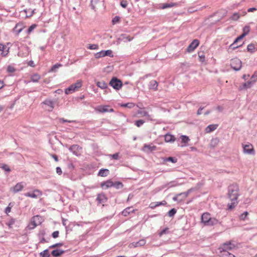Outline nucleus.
<instances>
[{
  "instance_id": "obj_33",
  "label": "nucleus",
  "mask_w": 257,
  "mask_h": 257,
  "mask_svg": "<svg viewBox=\"0 0 257 257\" xmlns=\"http://www.w3.org/2000/svg\"><path fill=\"white\" fill-rule=\"evenodd\" d=\"M252 84V81H248L247 82L244 83L242 86H240V89H246L250 88Z\"/></svg>"
},
{
  "instance_id": "obj_61",
  "label": "nucleus",
  "mask_w": 257,
  "mask_h": 257,
  "mask_svg": "<svg viewBox=\"0 0 257 257\" xmlns=\"http://www.w3.org/2000/svg\"><path fill=\"white\" fill-rule=\"evenodd\" d=\"M138 113L144 116H148L149 115L148 112L146 111H139Z\"/></svg>"
},
{
  "instance_id": "obj_50",
  "label": "nucleus",
  "mask_w": 257,
  "mask_h": 257,
  "mask_svg": "<svg viewBox=\"0 0 257 257\" xmlns=\"http://www.w3.org/2000/svg\"><path fill=\"white\" fill-rule=\"evenodd\" d=\"M37 27V25L36 24H33L31 26L29 27L27 31V33L28 34H30Z\"/></svg>"
},
{
  "instance_id": "obj_44",
  "label": "nucleus",
  "mask_w": 257,
  "mask_h": 257,
  "mask_svg": "<svg viewBox=\"0 0 257 257\" xmlns=\"http://www.w3.org/2000/svg\"><path fill=\"white\" fill-rule=\"evenodd\" d=\"M164 161L171 162L173 163H176L177 162V159L176 157H169L166 158Z\"/></svg>"
},
{
  "instance_id": "obj_23",
  "label": "nucleus",
  "mask_w": 257,
  "mask_h": 257,
  "mask_svg": "<svg viewBox=\"0 0 257 257\" xmlns=\"http://www.w3.org/2000/svg\"><path fill=\"white\" fill-rule=\"evenodd\" d=\"M250 31V27L248 26H245L243 28V33L242 34L239 36V38H244L246 35H247Z\"/></svg>"
},
{
  "instance_id": "obj_2",
  "label": "nucleus",
  "mask_w": 257,
  "mask_h": 257,
  "mask_svg": "<svg viewBox=\"0 0 257 257\" xmlns=\"http://www.w3.org/2000/svg\"><path fill=\"white\" fill-rule=\"evenodd\" d=\"M235 247V245L234 244L232 243L230 241H227L221 244L219 247L220 252L219 255H220L222 252H229V250H231Z\"/></svg>"
},
{
  "instance_id": "obj_25",
  "label": "nucleus",
  "mask_w": 257,
  "mask_h": 257,
  "mask_svg": "<svg viewBox=\"0 0 257 257\" xmlns=\"http://www.w3.org/2000/svg\"><path fill=\"white\" fill-rule=\"evenodd\" d=\"M180 138L181 139L182 143H184V145H182V147L186 146L187 144L188 143V142L190 141V139L189 137L185 135H182L180 137Z\"/></svg>"
},
{
  "instance_id": "obj_41",
  "label": "nucleus",
  "mask_w": 257,
  "mask_h": 257,
  "mask_svg": "<svg viewBox=\"0 0 257 257\" xmlns=\"http://www.w3.org/2000/svg\"><path fill=\"white\" fill-rule=\"evenodd\" d=\"M40 255L42 257H49L50 254L48 249H45L44 251L40 253Z\"/></svg>"
},
{
  "instance_id": "obj_15",
  "label": "nucleus",
  "mask_w": 257,
  "mask_h": 257,
  "mask_svg": "<svg viewBox=\"0 0 257 257\" xmlns=\"http://www.w3.org/2000/svg\"><path fill=\"white\" fill-rule=\"evenodd\" d=\"M23 28L24 26L23 24L18 23L13 29V31L16 33L17 35H19L22 32Z\"/></svg>"
},
{
  "instance_id": "obj_64",
  "label": "nucleus",
  "mask_w": 257,
  "mask_h": 257,
  "mask_svg": "<svg viewBox=\"0 0 257 257\" xmlns=\"http://www.w3.org/2000/svg\"><path fill=\"white\" fill-rule=\"evenodd\" d=\"M167 185L169 186V187H175L177 185L175 181L170 182Z\"/></svg>"
},
{
  "instance_id": "obj_34",
  "label": "nucleus",
  "mask_w": 257,
  "mask_h": 257,
  "mask_svg": "<svg viewBox=\"0 0 257 257\" xmlns=\"http://www.w3.org/2000/svg\"><path fill=\"white\" fill-rule=\"evenodd\" d=\"M112 187H114L116 189H121L123 187V185L122 182L119 181L115 182V183H113V185Z\"/></svg>"
},
{
  "instance_id": "obj_14",
  "label": "nucleus",
  "mask_w": 257,
  "mask_h": 257,
  "mask_svg": "<svg viewBox=\"0 0 257 257\" xmlns=\"http://www.w3.org/2000/svg\"><path fill=\"white\" fill-rule=\"evenodd\" d=\"M211 218L210 214L208 213H204L201 216V222L204 224L207 223V221Z\"/></svg>"
},
{
  "instance_id": "obj_47",
  "label": "nucleus",
  "mask_w": 257,
  "mask_h": 257,
  "mask_svg": "<svg viewBox=\"0 0 257 257\" xmlns=\"http://www.w3.org/2000/svg\"><path fill=\"white\" fill-rule=\"evenodd\" d=\"M190 64L187 62L182 63L181 64V67L183 69H185L186 70H187V69H188L190 67Z\"/></svg>"
},
{
  "instance_id": "obj_3",
  "label": "nucleus",
  "mask_w": 257,
  "mask_h": 257,
  "mask_svg": "<svg viewBox=\"0 0 257 257\" xmlns=\"http://www.w3.org/2000/svg\"><path fill=\"white\" fill-rule=\"evenodd\" d=\"M109 84L116 90H118L122 86V81L116 77H113L109 81Z\"/></svg>"
},
{
  "instance_id": "obj_18",
  "label": "nucleus",
  "mask_w": 257,
  "mask_h": 257,
  "mask_svg": "<svg viewBox=\"0 0 257 257\" xmlns=\"http://www.w3.org/2000/svg\"><path fill=\"white\" fill-rule=\"evenodd\" d=\"M146 240L144 239H142L137 242H134L132 243L130 245L134 246V247H136L138 246H143L146 244Z\"/></svg>"
},
{
  "instance_id": "obj_43",
  "label": "nucleus",
  "mask_w": 257,
  "mask_h": 257,
  "mask_svg": "<svg viewBox=\"0 0 257 257\" xmlns=\"http://www.w3.org/2000/svg\"><path fill=\"white\" fill-rule=\"evenodd\" d=\"M177 212V210L175 208H172L168 212V215L170 217H173Z\"/></svg>"
},
{
  "instance_id": "obj_28",
  "label": "nucleus",
  "mask_w": 257,
  "mask_h": 257,
  "mask_svg": "<svg viewBox=\"0 0 257 257\" xmlns=\"http://www.w3.org/2000/svg\"><path fill=\"white\" fill-rule=\"evenodd\" d=\"M96 85L102 89L107 88V84L104 81H98L96 83Z\"/></svg>"
},
{
  "instance_id": "obj_37",
  "label": "nucleus",
  "mask_w": 257,
  "mask_h": 257,
  "mask_svg": "<svg viewBox=\"0 0 257 257\" xmlns=\"http://www.w3.org/2000/svg\"><path fill=\"white\" fill-rule=\"evenodd\" d=\"M108 107L109 106L107 105L100 106L98 109V111L102 113L108 112Z\"/></svg>"
},
{
  "instance_id": "obj_36",
  "label": "nucleus",
  "mask_w": 257,
  "mask_h": 257,
  "mask_svg": "<svg viewBox=\"0 0 257 257\" xmlns=\"http://www.w3.org/2000/svg\"><path fill=\"white\" fill-rule=\"evenodd\" d=\"M120 106L123 107H127L129 108H132L135 106V103L133 102H128L126 103H122L120 104Z\"/></svg>"
},
{
  "instance_id": "obj_49",
  "label": "nucleus",
  "mask_w": 257,
  "mask_h": 257,
  "mask_svg": "<svg viewBox=\"0 0 257 257\" xmlns=\"http://www.w3.org/2000/svg\"><path fill=\"white\" fill-rule=\"evenodd\" d=\"M99 46L97 44H89L87 48L90 50H97Z\"/></svg>"
},
{
  "instance_id": "obj_59",
  "label": "nucleus",
  "mask_w": 257,
  "mask_h": 257,
  "mask_svg": "<svg viewBox=\"0 0 257 257\" xmlns=\"http://www.w3.org/2000/svg\"><path fill=\"white\" fill-rule=\"evenodd\" d=\"M3 170H4L5 171L8 172H11V169L10 168V167L6 164H4L3 165V166H2L1 167Z\"/></svg>"
},
{
  "instance_id": "obj_30",
  "label": "nucleus",
  "mask_w": 257,
  "mask_h": 257,
  "mask_svg": "<svg viewBox=\"0 0 257 257\" xmlns=\"http://www.w3.org/2000/svg\"><path fill=\"white\" fill-rule=\"evenodd\" d=\"M218 124H210L206 128L207 133H210L217 128Z\"/></svg>"
},
{
  "instance_id": "obj_48",
  "label": "nucleus",
  "mask_w": 257,
  "mask_h": 257,
  "mask_svg": "<svg viewBox=\"0 0 257 257\" xmlns=\"http://www.w3.org/2000/svg\"><path fill=\"white\" fill-rule=\"evenodd\" d=\"M145 123V121L143 119H139L135 121V124L138 127H140Z\"/></svg>"
},
{
  "instance_id": "obj_55",
  "label": "nucleus",
  "mask_w": 257,
  "mask_h": 257,
  "mask_svg": "<svg viewBox=\"0 0 257 257\" xmlns=\"http://www.w3.org/2000/svg\"><path fill=\"white\" fill-rule=\"evenodd\" d=\"M63 242H59V243H55V244H54L51 246H49V248H56L57 247H60V246H62L63 245Z\"/></svg>"
},
{
  "instance_id": "obj_7",
  "label": "nucleus",
  "mask_w": 257,
  "mask_h": 257,
  "mask_svg": "<svg viewBox=\"0 0 257 257\" xmlns=\"http://www.w3.org/2000/svg\"><path fill=\"white\" fill-rule=\"evenodd\" d=\"M199 41L197 39L194 40L188 46L187 48L188 52H191L193 51L199 45Z\"/></svg>"
},
{
  "instance_id": "obj_54",
  "label": "nucleus",
  "mask_w": 257,
  "mask_h": 257,
  "mask_svg": "<svg viewBox=\"0 0 257 257\" xmlns=\"http://www.w3.org/2000/svg\"><path fill=\"white\" fill-rule=\"evenodd\" d=\"M248 212H247V211L244 212L243 213H242L240 215V216H239L240 219L242 220H244L246 219V218L247 216L248 215Z\"/></svg>"
},
{
  "instance_id": "obj_19",
  "label": "nucleus",
  "mask_w": 257,
  "mask_h": 257,
  "mask_svg": "<svg viewBox=\"0 0 257 257\" xmlns=\"http://www.w3.org/2000/svg\"><path fill=\"white\" fill-rule=\"evenodd\" d=\"M176 140L174 136L172 135L169 133L167 134L165 136V141L167 143L174 142Z\"/></svg>"
},
{
  "instance_id": "obj_6",
  "label": "nucleus",
  "mask_w": 257,
  "mask_h": 257,
  "mask_svg": "<svg viewBox=\"0 0 257 257\" xmlns=\"http://www.w3.org/2000/svg\"><path fill=\"white\" fill-rule=\"evenodd\" d=\"M243 150L245 154L253 155L254 150L252 145L251 144L243 145Z\"/></svg>"
},
{
  "instance_id": "obj_5",
  "label": "nucleus",
  "mask_w": 257,
  "mask_h": 257,
  "mask_svg": "<svg viewBox=\"0 0 257 257\" xmlns=\"http://www.w3.org/2000/svg\"><path fill=\"white\" fill-rule=\"evenodd\" d=\"M231 67L235 71L239 70L241 68V61L238 58H234L231 60Z\"/></svg>"
},
{
  "instance_id": "obj_4",
  "label": "nucleus",
  "mask_w": 257,
  "mask_h": 257,
  "mask_svg": "<svg viewBox=\"0 0 257 257\" xmlns=\"http://www.w3.org/2000/svg\"><path fill=\"white\" fill-rule=\"evenodd\" d=\"M95 58L96 59H99L101 57H103L105 56H109L110 57H113V55L112 54V51L111 50H102L99 52H97L94 54Z\"/></svg>"
},
{
  "instance_id": "obj_38",
  "label": "nucleus",
  "mask_w": 257,
  "mask_h": 257,
  "mask_svg": "<svg viewBox=\"0 0 257 257\" xmlns=\"http://www.w3.org/2000/svg\"><path fill=\"white\" fill-rule=\"evenodd\" d=\"M255 49V47L254 45L252 43L249 44L247 47V51L251 53L254 52Z\"/></svg>"
},
{
  "instance_id": "obj_32",
  "label": "nucleus",
  "mask_w": 257,
  "mask_h": 257,
  "mask_svg": "<svg viewBox=\"0 0 257 257\" xmlns=\"http://www.w3.org/2000/svg\"><path fill=\"white\" fill-rule=\"evenodd\" d=\"M132 207H128L124 209L122 212L121 214L124 216H127L131 212H134V210H131Z\"/></svg>"
},
{
  "instance_id": "obj_1",
  "label": "nucleus",
  "mask_w": 257,
  "mask_h": 257,
  "mask_svg": "<svg viewBox=\"0 0 257 257\" xmlns=\"http://www.w3.org/2000/svg\"><path fill=\"white\" fill-rule=\"evenodd\" d=\"M239 187L236 184H232L228 187V197L231 203L228 204V209H233L238 204L237 199L239 196Z\"/></svg>"
},
{
  "instance_id": "obj_16",
  "label": "nucleus",
  "mask_w": 257,
  "mask_h": 257,
  "mask_svg": "<svg viewBox=\"0 0 257 257\" xmlns=\"http://www.w3.org/2000/svg\"><path fill=\"white\" fill-rule=\"evenodd\" d=\"M65 252V250L56 249L51 251V254L54 257H59L64 253Z\"/></svg>"
},
{
  "instance_id": "obj_53",
  "label": "nucleus",
  "mask_w": 257,
  "mask_h": 257,
  "mask_svg": "<svg viewBox=\"0 0 257 257\" xmlns=\"http://www.w3.org/2000/svg\"><path fill=\"white\" fill-rule=\"evenodd\" d=\"M120 18L119 16L114 17L112 20V23L113 25H114L117 23L120 22Z\"/></svg>"
},
{
  "instance_id": "obj_56",
  "label": "nucleus",
  "mask_w": 257,
  "mask_h": 257,
  "mask_svg": "<svg viewBox=\"0 0 257 257\" xmlns=\"http://www.w3.org/2000/svg\"><path fill=\"white\" fill-rule=\"evenodd\" d=\"M46 234L45 230L43 229L39 230L38 236L39 238L41 237H44Z\"/></svg>"
},
{
  "instance_id": "obj_51",
  "label": "nucleus",
  "mask_w": 257,
  "mask_h": 257,
  "mask_svg": "<svg viewBox=\"0 0 257 257\" xmlns=\"http://www.w3.org/2000/svg\"><path fill=\"white\" fill-rule=\"evenodd\" d=\"M174 5L173 3L163 4L161 8H162V9H165L168 8H171V7H173Z\"/></svg>"
},
{
  "instance_id": "obj_10",
  "label": "nucleus",
  "mask_w": 257,
  "mask_h": 257,
  "mask_svg": "<svg viewBox=\"0 0 257 257\" xmlns=\"http://www.w3.org/2000/svg\"><path fill=\"white\" fill-rule=\"evenodd\" d=\"M96 200L98 204H102L106 202L107 198L104 193H101L97 195Z\"/></svg>"
},
{
  "instance_id": "obj_12",
  "label": "nucleus",
  "mask_w": 257,
  "mask_h": 257,
  "mask_svg": "<svg viewBox=\"0 0 257 257\" xmlns=\"http://www.w3.org/2000/svg\"><path fill=\"white\" fill-rule=\"evenodd\" d=\"M113 182L111 180H108L101 183L100 187L103 189H107L112 187Z\"/></svg>"
},
{
  "instance_id": "obj_63",
  "label": "nucleus",
  "mask_w": 257,
  "mask_h": 257,
  "mask_svg": "<svg viewBox=\"0 0 257 257\" xmlns=\"http://www.w3.org/2000/svg\"><path fill=\"white\" fill-rule=\"evenodd\" d=\"M110 156L114 160H118V153H115L113 155H110Z\"/></svg>"
},
{
  "instance_id": "obj_60",
  "label": "nucleus",
  "mask_w": 257,
  "mask_h": 257,
  "mask_svg": "<svg viewBox=\"0 0 257 257\" xmlns=\"http://www.w3.org/2000/svg\"><path fill=\"white\" fill-rule=\"evenodd\" d=\"M120 5L123 8H126L127 6V2L126 1H122L120 2Z\"/></svg>"
},
{
  "instance_id": "obj_40",
  "label": "nucleus",
  "mask_w": 257,
  "mask_h": 257,
  "mask_svg": "<svg viewBox=\"0 0 257 257\" xmlns=\"http://www.w3.org/2000/svg\"><path fill=\"white\" fill-rule=\"evenodd\" d=\"M99 0H91L90 3L91 8L95 11L96 5L98 4Z\"/></svg>"
},
{
  "instance_id": "obj_58",
  "label": "nucleus",
  "mask_w": 257,
  "mask_h": 257,
  "mask_svg": "<svg viewBox=\"0 0 257 257\" xmlns=\"http://www.w3.org/2000/svg\"><path fill=\"white\" fill-rule=\"evenodd\" d=\"M15 220L14 219H11L8 222L6 223V224L9 226L10 228L12 227V225L15 223Z\"/></svg>"
},
{
  "instance_id": "obj_31",
  "label": "nucleus",
  "mask_w": 257,
  "mask_h": 257,
  "mask_svg": "<svg viewBox=\"0 0 257 257\" xmlns=\"http://www.w3.org/2000/svg\"><path fill=\"white\" fill-rule=\"evenodd\" d=\"M79 146L77 145H72L69 149V150L73 152L74 154H77V152L78 150Z\"/></svg>"
},
{
  "instance_id": "obj_52",
  "label": "nucleus",
  "mask_w": 257,
  "mask_h": 257,
  "mask_svg": "<svg viewBox=\"0 0 257 257\" xmlns=\"http://www.w3.org/2000/svg\"><path fill=\"white\" fill-rule=\"evenodd\" d=\"M256 80H257V71H255L251 77L250 81H252V84H253Z\"/></svg>"
},
{
  "instance_id": "obj_29",
  "label": "nucleus",
  "mask_w": 257,
  "mask_h": 257,
  "mask_svg": "<svg viewBox=\"0 0 257 257\" xmlns=\"http://www.w3.org/2000/svg\"><path fill=\"white\" fill-rule=\"evenodd\" d=\"M76 90H77L76 89L74 88V86L72 84L65 90V93L66 94H69L75 92Z\"/></svg>"
},
{
  "instance_id": "obj_35",
  "label": "nucleus",
  "mask_w": 257,
  "mask_h": 257,
  "mask_svg": "<svg viewBox=\"0 0 257 257\" xmlns=\"http://www.w3.org/2000/svg\"><path fill=\"white\" fill-rule=\"evenodd\" d=\"M40 78L41 77L39 75L35 74L31 76V80L33 82H37L39 81Z\"/></svg>"
},
{
  "instance_id": "obj_42",
  "label": "nucleus",
  "mask_w": 257,
  "mask_h": 257,
  "mask_svg": "<svg viewBox=\"0 0 257 257\" xmlns=\"http://www.w3.org/2000/svg\"><path fill=\"white\" fill-rule=\"evenodd\" d=\"M240 15L238 13H234L230 17V19L233 21H237L240 18Z\"/></svg>"
},
{
  "instance_id": "obj_17",
  "label": "nucleus",
  "mask_w": 257,
  "mask_h": 257,
  "mask_svg": "<svg viewBox=\"0 0 257 257\" xmlns=\"http://www.w3.org/2000/svg\"><path fill=\"white\" fill-rule=\"evenodd\" d=\"M156 150V147L150 145L145 144L143 147V151L145 152H151Z\"/></svg>"
},
{
  "instance_id": "obj_57",
  "label": "nucleus",
  "mask_w": 257,
  "mask_h": 257,
  "mask_svg": "<svg viewBox=\"0 0 257 257\" xmlns=\"http://www.w3.org/2000/svg\"><path fill=\"white\" fill-rule=\"evenodd\" d=\"M16 71V69L11 66V65H9L7 67V72H9V73H13L15 71Z\"/></svg>"
},
{
  "instance_id": "obj_11",
  "label": "nucleus",
  "mask_w": 257,
  "mask_h": 257,
  "mask_svg": "<svg viewBox=\"0 0 257 257\" xmlns=\"http://www.w3.org/2000/svg\"><path fill=\"white\" fill-rule=\"evenodd\" d=\"M24 186L23 182L18 183L11 190L15 193L19 192L23 190Z\"/></svg>"
},
{
  "instance_id": "obj_46",
  "label": "nucleus",
  "mask_w": 257,
  "mask_h": 257,
  "mask_svg": "<svg viewBox=\"0 0 257 257\" xmlns=\"http://www.w3.org/2000/svg\"><path fill=\"white\" fill-rule=\"evenodd\" d=\"M74 88H75L76 90L80 88L82 86V81L81 80H78L75 83L72 84Z\"/></svg>"
},
{
  "instance_id": "obj_39",
  "label": "nucleus",
  "mask_w": 257,
  "mask_h": 257,
  "mask_svg": "<svg viewBox=\"0 0 257 257\" xmlns=\"http://www.w3.org/2000/svg\"><path fill=\"white\" fill-rule=\"evenodd\" d=\"M62 66V64H59V63H57L55 65H54L53 66H52V67L51 68V69L50 70V72H55L56 71V69L59 68V67H61Z\"/></svg>"
},
{
  "instance_id": "obj_62",
  "label": "nucleus",
  "mask_w": 257,
  "mask_h": 257,
  "mask_svg": "<svg viewBox=\"0 0 257 257\" xmlns=\"http://www.w3.org/2000/svg\"><path fill=\"white\" fill-rule=\"evenodd\" d=\"M59 231H55L54 232H53L52 234V236L54 238H56L57 237H58L59 236Z\"/></svg>"
},
{
  "instance_id": "obj_27",
  "label": "nucleus",
  "mask_w": 257,
  "mask_h": 257,
  "mask_svg": "<svg viewBox=\"0 0 257 257\" xmlns=\"http://www.w3.org/2000/svg\"><path fill=\"white\" fill-rule=\"evenodd\" d=\"M43 103L45 105L50 106V109L49 110V111H52L54 108V103L53 101L50 100H45Z\"/></svg>"
},
{
  "instance_id": "obj_45",
  "label": "nucleus",
  "mask_w": 257,
  "mask_h": 257,
  "mask_svg": "<svg viewBox=\"0 0 257 257\" xmlns=\"http://www.w3.org/2000/svg\"><path fill=\"white\" fill-rule=\"evenodd\" d=\"M169 229L168 227H166L163 229L159 233V236H162L163 234L169 233Z\"/></svg>"
},
{
  "instance_id": "obj_20",
  "label": "nucleus",
  "mask_w": 257,
  "mask_h": 257,
  "mask_svg": "<svg viewBox=\"0 0 257 257\" xmlns=\"http://www.w3.org/2000/svg\"><path fill=\"white\" fill-rule=\"evenodd\" d=\"M194 190L193 188H190L187 190L186 192H182L177 194V196H181L182 197V198L180 200V201H182L183 199L186 198L189 194L192 192Z\"/></svg>"
},
{
  "instance_id": "obj_9",
  "label": "nucleus",
  "mask_w": 257,
  "mask_h": 257,
  "mask_svg": "<svg viewBox=\"0 0 257 257\" xmlns=\"http://www.w3.org/2000/svg\"><path fill=\"white\" fill-rule=\"evenodd\" d=\"M42 194V192L40 190L36 189L34 191L33 193L28 192L26 193L25 195L27 197L36 198L38 196H41Z\"/></svg>"
},
{
  "instance_id": "obj_22",
  "label": "nucleus",
  "mask_w": 257,
  "mask_h": 257,
  "mask_svg": "<svg viewBox=\"0 0 257 257\" xmlns=\"http://www.w3.org/2000/svg\"><path fill=\"white\" fill-rule=\"evenodd\" d=\"M109 173V171L107 169H100L98 173V176L101 177H106Z\"/></svg>"
},
{
  "instance_id": "obj_21",
  "label": "nucleus",
  "mask_w": 257,
  "mask_h": 257,
  "mask_svg": "<svg viewBox=\"0 0 257 257\" xmlns=\"http://www.w3.org/2000/svg\"><path fill=\"white\" fill-rule=\"evenodd\" d=\"M158 85V84L157 81L153 80L150 82L149 84V88L150 89L156 91L157 90Z\"/></svg>"
},
{
  "instance_id": "obj_13",
  "label": "nucleus",
  "mask_w": 257,
  "mask_h": 257,
  "mask_svg": "<svg viewBox=\"0 0 257 257\" xmlns=\"http://www.w3.org/2000/svg\"><path fill=\"white\" fill-rule=\"evenodd\" d=\"M40 218V216L39 215H36L33 217L30 224L28 226L30 229H33L37 226V224L36 223V219H39Z\"/></svg>"
},
{
  "instance_id": "obj_8",
  "label": "nucleus",
  "mask_w": 257,
  "mask_h": 257,
  "mask_svg": "<svg viewBox=\"0 0 257 257\" xmlns=\"http://www.w3.org/2000/svg\"><path fill=\"white\" fill-rule=\"evenodd\" d=\"M238 38H239V36L237 37L234 41L233 43L229 46V49H231L232 50H235V49L239 48L242 46V44L238 45V43L240 41H241L243 39V38H240V39H238Z\"/></svg>"
},
{
  "instance_id": "obj_24",
  "label": "nucleus",
  "mask_w": 257,
  "mask_h": 257,
  "mask_svg": "<svg viewBox=\"0 0 257 257\" xmlns=\"http://www.w3.org/2000/svg\"><path fill=\"white\" fill-rule=\"evenodd\" d=\"M218 223V220L215 218H211L207 221V223L205 225L206 226H213Z\"/></svg>"
},
{
  "instance_id": "obj_26",
  "label": "nucleus",
  "mask_w": 257,
  "mask_h": 257,
  "mask_svg": "<svg viewBox=\"0 0 257 257\" xmlns=\"http://www.w3.org/2000/svg\"><path fill=\"white\" fill-rule=\"evenodd\" d=\"M219 142V140L217 138H213L211 140L210 143V147L211 148H214L217 146Z\"/></svg>"
}]
</instances>
